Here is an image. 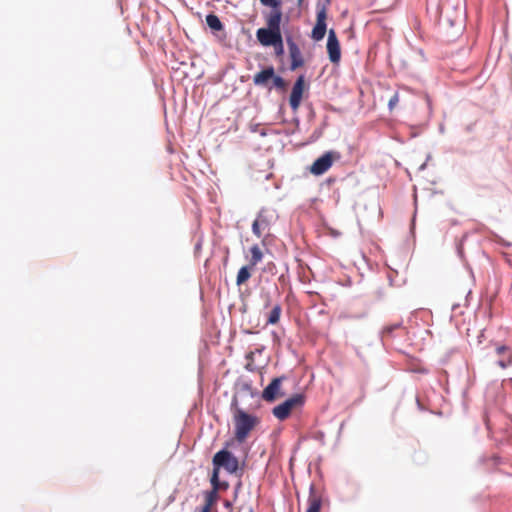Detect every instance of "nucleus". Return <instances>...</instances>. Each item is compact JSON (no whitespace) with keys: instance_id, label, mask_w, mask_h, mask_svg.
Instances as JSON below:
<instances>
[{"instance_id":"4be33fe9","label":"nucleus","mask_w":512,"mask_h":512,"mask_svg":"<svg viewBox=\"0 0 512 512\" xmlns=\"http://www.w3.org/2000/svg\"><path fill=\"white\" fill-rule=\"evenodd\" d=\"M271 47L274 48L276 56H282L284 53L283 38L279 39V41H277Z\"/></svg>"},{"instance_id":"412c9836","label":"nucleus","mask_w":512,"mask_h":512,"mask_svg":"<svg viewBox=\"0 0 512 512\" xmlns=\"http://www.w3.org/2000/svg\"><path fill=\"white\" fill-rule=\"evenodd\" d=\"M271 80L276 88L281 90L286 88V81L282 77L274 74V77H272Z\"/></svg>"},{"instance_id":"9b49d317","label":"nucleus","mask_w":512,"mask_h":512,"mask_svg":"<svg viewBox=\"0 0 512 512\" xmlns=\"http://www.w3.org/2000/svg\"><path fill=\"white\" fill-rule=\"evenodd\" d=\"M282 11L281 6L272 8L265 16L266 28L281 31Z\"/></svg>"},{"instance_id":"c756f323","label":"nucleus","mask_w":512,"mask_h":512,"mask_svg":"<svg viewBox=\"0 0 512 512\" xmlns=\"http://www.w3.org/2000/svg\"><path fill=\"white\" fill-rule=\"evenodd\" d=\"M252 512V511H251Z\"/></svg>"},{"instance_id":"f257e3e1","label":"nucleus","mask_w":512,"mask_h":512,"mask_svg":"<svg viewBox=\"0 0 512 512\" xmlns=\"http://www.w3.org/2000/svg\"><path fill=\"white\" fill-rule=\"evenodd\" d=\"M234 437L239 443H243L250 433L259 425L260 419L253 414L236 408L233 412Z\"/></svg>"},{"instance_id":"20e7f679","label":"nucleus","mask_w":512,"mask_h":512,"mask_svg":"<svg viewBox=\"0 0 512 512\" xmlns=\"http://www.w3.org/2000/svg\"><path fill=\"white\" fill-rule=\"evenodd\" d=\"M327 52L329 56V60L333 64H338L341 59V48L340 43L337 38L336 32L334 29H330L328 32L327 39Z\"/></svg>"},{"instance_id":"393cba45","label":"nucleus","mask_w":512,"mask_h":512,"mask_svg":"<svg viewBox=\"0 0 512 512\" xmlns=\"http://www.w3.org/2000/svg\"><path fill=\"white\" fill-rule=\"evenodd\" d=\"M399 327H400V324H394V325L387 326L384 329V333L390 334V333H392V331H394L395 329H398Z\"/></svg>"},{"instance_id":"a878e982","label":"nucleus","mask_w":512,"mask_h":512,"mask_svg":"<svg viewBox=\"0 0 512 512\" xmlns=\"http://www.w3.org/2000/svg\"><path fill=\"white\" fill-rule=\"evenodd\" d=\"M506 350H507V348L505 346H500L497 348L498 354H501V353L505 352Z\"/></svg>"},{"instance_id":"dca6fc26","label":"nucleus","mask_w":512,"mask_h":512,"mask_svg":"<svg viewBox=\"0 0 512 512\" xmlns=\"http://www.w3.org/2000/svg\"><path fill=\"white\" fill-rule=\"evenodd\" d=\"M251 257L249 259V266L254 268L263 259V252L258 245H253L250 248Z\"/></svg>"},{"instance_id":"ddd939ff","label":"nucleus","mask_w":512,"mask_h":512,"mask_svg":"<svg viewBox=\"0 0 512 512\" xmlns=\"http://www.w3.org/2000/svg\"><path fill=\"white\" fill-rule=\"evenodd\" d=\"M218 494L215 491H208L205 493L204 504L197 507L194 512H211L212 506L216 503Z\"/></svg>"},{"instance_id":"5701e85b","label":"nucleus","mask_w":512,"mask_h":512,"mask_svg":"<svg viewBox=\"0 0 512 512\" xmlns=\"http://www.w3.org/2000/svg\"><path fill=\"white\" fill-rule=\"evenodd\" d=\"M261 4L271 8H277L281 6L280 0H260Z\"/></svg>"},{"instance_id":"39448f33","label":"nucleus","mask_w":512,"mask_h":512,"mask_svg":"<svg viewBox=\"0 0 512 512\" xmlns=\"http://www.w3.org/2000/svg\"><path fill=\"white\" fill-rule=\"evenodd\" d=\"M304 89L305 78L303 75H300L295 81L289 97V104L294 112H296L300 107Z\"/></svg>"},{"instance_id":"f8f14e48","label":"nucleus","mask_w":512,"mask_h":512,"mask_svg":"<svg viewBox=\"0 0 512 512\" xmlns=\"http://www.w3.org/2000/svg\"><path fill=\"white\" fill-rule=\"evenodd\" d=\"M274 67L269 66L260 72L256 73L253 77V83L256 86H263L266 87L268 85V82L271 80L272 77H274Z\"/></svg>"},{"instance_id":"bb28decb","label":"nucleus","mask_w":512,"mask_h":512,"mask_svg":"<svg viewBox=\"0 0 512 512\" xmlns=\"http://www.w3.org/2000/svg\"><path fill=\"white\" fill-rule=\"evenodd\" d=\"M499 365L502 367V368H505L507 365L504 361H499Z\"/></svg>"},{"instance_id":"0eeeda50","label":"nucleus","mask_w":512,"mask_h":512,"mask_svg":"<svg viewBox=\"0 0 512 512\" xmlns=\"http://www.w3.org/2000/svg\"><path fill=\"white\" fill-rule=\"evenodd\" d=\"M333 152H326L321 157L316 159L310 167V172L313 175H322L327 172L333 164Z\"/></svg>"},{"instance_id":"6e6552de","label":"nucleus","mask_w":512,"mask_h":512,"mask_svg":"<svg viewBox=\"0 0 512 512\" xmlns=\"http://www.w3.org/2000/svg\"><path fill=\"white\" fill-rule=\"evenodd\" d=\"M287 45L289 49V55L291 59V70H296L297 68L304 65V59L298 45L292 40V38H287Z\"/></svg>"},{"instance_id":"f3484780","label":"nucleus","mask_w":512,"mask_h":512,"mask_svg":"<svg viewBox=\"0 0 512 512\" xmlns=\"http://www.w3.org/2000/svg\"><path fill=\"white\" fill-rule=\"evenodd\" d=\"M253 268L250 267L249 265H246V266H243L239 269L238 271V274H237V277H236V284L238 286L244 284L246 281L249 280V278L251 277V270Z\"/></svg>"},{"instance_id":"c85d7f7f","label":"nucleus","mask_w":512,"mask_h":512,"mask_svg":"<svg viewBox=\"0 0 512 512\" xmlns=\"http://www.w3.org/2000/svg\"><path fill=\"white\" fill-rule=\"evenodd\" d=\"M253 355H254V353H253V352H250V353L247 355V358H252V357H253Z\"/></svg>"},{"instance_id":"2eb2a0df","label":"nucleus","mask_w":512,"mask_h":512,"mask_svg":"<svg viewBox=\"0 0 512 512\" xmlns=\"http://www.w3.org/2000/svg\"><path fill=\"white\" fill-rule=\"evenodd\" d=\"M268 227V221L265 217L259 215L252 224L253 233L260 238L263 234V231Z\"/></svg>"},{"instance_id":"4468645a","label":"nucleus","mask_w":512,"mask_h":512,"mask_svg":"<svg viewBox=\"0 0 512 512\" xmlns=\"http://www.w3.org/2000/svg\"><path fill=\"white\" fill-rule=\"evenodd\" d=\"M308 504H309V507H308L306 512H320V509H321V498H320V496H318L315 493L313 486H311V489H310V495H309V498H308Z\"/></svg>"},{"instance_id":"423d86ee","label":"nucleus","mask_w":512,"mask_h":512,"mask_svg":"<svg viewBox=\"0 0 512 512\" xmlns=\"http://www.w3.org/2000/svg\"><path fill=\"white\" fill-rule=\"evenodd\" d=\"M256 38L258 42L264 47H270L274 45L279 39L282 38L281 31H276L269 28H259L256 31Z\"/></svg>"},{"instance_id":"cd10ccee","label":"nucleus","mask_w":512,"mask_h":512,"mask_svg":"<svg viewBox=\"0 0 512 512\" xmlns=\"http://www.w3.org/2000/svg\"><path fill=\"white\" fill-rule=\"evenodd\" d=\"M304 0H298V6L301 7L303 5Z\"/></svg>"},{"instance_id":"9d476101","label":"nucleus","mask_w":512,"mask_h":512,"mask_svg":"<svg viewBox=\"0 0 512 512\" xmlns=\"http://www.w3.org/2000/svg\"><path fill=\"white\" fill-rule=\"evenodd\" d=\"M283 378L277 377L274 378L270 384L263 390L262 392V398L265 401L272 402L274 401L278 396L281 395L280 388Z\"/></svg>"},{"instance_id":"aec40b11","label":"nucleus","mask_w":512,"mask_h":512,"mask_svg":"<svg viewBox=\"0 0 512 512\" xmlns=\"http://www.w3.org/2000/svg\"><path fill=\"white\" fill-rule=\"evenodd\" d=\"M219 469L220 467L214 466L213 474L211 477V484L213 485V490L217 493L219 487Z\"/></svg>"},{"instance_id":"b1692460","label":"nucleus","mask_w":512,"mask_h":512,"mask_svg":"<svg viewBox=\"0 0 512 512\" xmlns=\"http://www.w3.org/2000/svg\"><path fill=\"white\" fill-rule=\"evenodd\" d=\"M399 103V94L396 92L394 93V95L389 99V102H388V107L389 109L392 111L393 109L396 108V106L398 105Z\"/></svg>"},{"instance_id":"a211bd4d","label":"nucleus","mask_w":512,"mask_h":512,"mask_svg":"<svg viewBox=\"0 0 512 512\" xmlns=\"http://www.w3.org/2000/svg\"><path fill=\"white\" fill-rule=\"evenodd\" d=\"M206 24L208 27L214 31H221L223 29V24L220 21L219 17L215 14H208L206 16Z\"/></svg>"},{"instance_id":"1a4fd4ad","label":"nucleus","mask_w":512,"mask_h":512,"mask_svg":"<svg viewBox=\"0 0 512 512\" xmlns=\"http://www.w3.org/2000/svg\"><path fill=\"white\" fill-rule=\"evenodd\" d=\"M326 9L321 8L317 11L316 25L312 30V38L315 41H320L324 38L326 33Z\"/></svg>"},{"instance_id":"6ab92c4d","label":"nucleus","mask_w":512,"mask_h":512,"mask_svg":"<svg viewBox=\"0 0 512 512\" xmlns=\"http://www.w3.org/2000/svg\"><path fill=\"white\" fill-rule=\"evenodd\" d=\"M282 308L279 304L275 305L268 317L267 324L275 325L279 322Z\"/></svg>"},{"instance_id":"7ed1b4c3","label":"nucleus","mask_w":512,"mask_h":512,"mask_svg":"<svg viewBox=\"0 0 512 512\" xmlns=\"http://www.w3.org/2000/svg\"><path fill=\"white\" fill-rule=\"evenodd\" d=\"M213 465L223 467L229 473H236L239 469L238 459L227 450H220L213 456Z\"/></svg>"},{"instance_id":"f03ea898","label":"nucleus","mask_w":512,"mask_h":512,"mask_svg":"<svg viewBox=\"0 0 512 512\" xmlns=\"http://www.w3.org/2000/svg\"><path fill=\"white\" fill-rule=\"evenodd\" d=\"M304 403V396L301 394H295L283 403L275 406L272 410L273 415L280 421L287 419L292 410L301 407Z\"/></svg>"}]
</instances>
